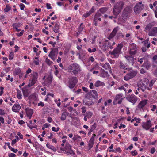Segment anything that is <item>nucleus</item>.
I'll list each match as a JSON object with an SVG mask.
<instances>
[{
    "label": "nucleus",
    "mask_w": 157,
    "mask_h": 157,
    "mask_svg": "<svg viewBox=\"0 0 157 157\" xmlns=\"http://www.w3.org/2000/svg\"><path fill=\"white\" fill-rule=\"evenodd\" d=\"M51 129L52 131L55 132H57L59 131L60 128L59 127H57L56 128L55 127H52Z\"/></svg>",
    "instance_id": "obj_52"
},
{
    "label": "nucleus",
    "mask_w": 157,
    "mask_h": 157,
    "mask_svg": "<svg viewBox=\"0 0 157 157\" xmlns=\"http://www.w3.org/2000/svg\"><path fill=\"white\" fill-rule=\"evenodd\" d=\"M142 3L141 2H139L135 6L134 10L136 14L139 13L142 10L143 6L142 5Z\"/></svg>",
    "instance_id": "obj_16"
},
{
    "label": "nucleus",
    "mask_w": 157,
    "mask_h": 157,
    "mask_svg": "<svg viewBox=\"0 0 157 157\" xmlns=\"http://www.w3.org/2000/svg\"><path fill=\"white\" fill-rule=\"evenodd\" d=\"M157 41V39L155 38H154L153 39V41H152V43L154 44H156V42Z\"/></svg>",
    "instance_id": "obj_63"
},
{
    "label": "nucleus",
    "mask_w": 157,
    "mask_h": 157,
    "mask_svg": "<svg viewBox=\"0 0 157 157\" xmlns=\"http://www.w3.org/2000/svg\"><path fill=\"white\" fill-rule=\"evenodd\" d=\"M123 94H120L117 95L115 98L114 101H117V103L118 104H120L122 102L123 99Z\"/></svg>",
    "instance_id": "obj_18"
},
{
    "label": "nucleus",
    "mask_w": 157,
    "mask_h": 157,
    "mask_svg": "<svg viewBox=\"0 0 157 157\" xmlns=\"http://www.w3.org/2000/svg\"><path fill=\"white\" fill-rule=\"evenodd\" d=\"M52 77L50 75H47L44 77L43 79L44 81V85H48L51 83L52 80Z\"/></svg>",
    "instance_id": "obj_12"
},
{
    "label": "nucleus",
    "mask_w": 157,
    "mask_h": 157,
    "mask_svg": "<svg viewBox=\"0 0 157 157\" xmlns=\"http://www.w3.org/2000/svg\"><path fill=\"white\" fill-rule=\"evenodd\" d=\"M125 127L126 125L125 124H123L122 123H121L120 124L119 128L120 129H121L122 128H125Z\"/></svg>",
    "instance_id": "obj_59"
},
{
    "label": "nucleus",
    "mask_w": 157,
    "mask_h": 157,
    "mask_svg": "<svg viewBox=\"0 0 157 157\" xmlns=\"http://www.w3.org/2000/svg\"><path fill=\"white\" fill-rule=\"evenodd\" d=\"M46 7L48 9H50L52 8L51 4L49 3H47L46 4Z\"/></svg>",
    "instance_id": "obj_60"
},
{
    "label": "nucleus",
    "mask_w": 157,
    "mask_h": 157,
    "mask_svg": "<svg viewBox=\"0 0 157 157\" xmlns=\"http://www.w3.org/2000/svg\"><path fill=\"white\" fill-rule=\"evenodd\" d=\"M120 67L121 68L123 69L124 70L127 69L125 65L123 64L122 62L121 61L120 63Z\"/></svg>",
    "instance_id": "obj_42"
},
{
    "label": "nucleus",
    "mask_w": 157,
    "mask_h": 157,
    "mask_svg": "<svg viewBox=\"0 0 157 157\" xmlns=\"http://www.w3.org/2000/svg\"><path fill=\"white\" fill-rule=\"evenodd\" d=\"M107 10L108 9L107 7H102L97 12H99L102 14L104 13L107 11Z\"/></svg>",
    "instance_id": "obj_30"
},
{
    "label": "nucleus",
    "mask_w": 157,
    "mask_h": 157,
    "mask_svg": "<svg viewBox=\"0 0 157 157\" xmlns=\"http://www.w3.org/2000/svg\"><path fill=\"white\" fill-rule=\"evenodd\" d=\"M55 102L57 104V105L58 107H60L61 105V103L60 101H58L57 99H55L54 100Z\"/></svg>",
    "instance_id": "obj_58"
},
{
    "label": "nucleus",
    "mask_w": 157,
    "mask_h": 157,
    "mask_svg": "<svg viewBox=\"0 0 157 157\" xmlns=\"http://www.w3.org/2000/svg\"><path fill=\"white\" fill-rule=\"evenodd\" d=\"M24 32V30H22L21 32L19 33H16V35L18 37H20L22 36Z\"/></svg>",
    "instance_id": "obj_47"
},
{
    "label": "nucleus",
    "mask_w": 157,
    "mask_h": 157,
    "mask_svg": "<svg viewBox=\"0 0 157 157\" xmlns=\"http://www.w3.org/2000/svg\"><path fill=\"white\" fill-rule=\"evenodd\" d=\"M101 16V14L99 13V12H97L95 14V16L94 17V20L97 21H101V19L100 17Z\"/></svg>",
    "instance_id": "obj_28"
},
{
    "label": "nucleus",
    "mask_w": 157,
    "mask_h": 157,
    "mask_svg": "<svg viewBox=\"0 0 157 157\" xmlns=\"http://www.w3.org/2000/svg\"><path fill=\"white\" fill-rule=\"evenodd\" d=\"M25 111L27 117L30 119L32 117L33 113V110L29 108H27L25 109Z\"/></svg>",
    "instance_id": "obj_21"
},
{
    "label": "nucleus",
    "mask_w": 157,
    "mask_h": 157,
    "mask_svg": "<svg viewBox=\"0 0 157 157\" xmlns=\"http://www.w3.org/2000/svg\"><path fill=\"white\" fill-rule=\"evenodd\" d=\"M84 26L83 23H82L81 24L80 26H79L78 29V31L80 33L82 32Z\"/></svg>",
    "instance_id": "obj_44"
},
{
    "label": "nucleus",
    "mask_w": 157,
    "mask_h": 157,
    "mask_svg": "<svg viewBox=\"0 0 157 157\" xmlns=\"http://www.w3.org/2000/svg\"><path fill=\"white\" fill-rule=\"evenodd\" d=\"M147 100L144 99L140 101L137 106V108L140 111H144V108L147 104Z\"/></svg>",
    "instance_id": "obj_15"
},
{
    "label": "nucleus",
    "mask_w": 157,
    "mask_h": 157,
    "mask_svg": "<svg viewBox=\"0 0 157 157\" xmlns=\"http://www.w3.org/2000/svg\"><path fill=\"white\" fill-rule=\"evenodd\" d=\"M123 47V44L121 43H120L112 52H109L111 56L113 58H117Z\"/></svg>",
    "instance_id": "obj_6"
},
{
    "label": "nucleus",
    "mask_w": 157,
    "mask_h": 157,
    "mask_svg": "<svg viewBox=\"0 0 157 157\" xmlns=\"http://www.w3.org/2000/svg\"><path fill=\"white\" fill-rule=\"evenodd\" d=\"M33 146L35 147V148L36 149V150H37L38 149L40 145L38 143H33Z\"/></svg>",
    "instance_id": "obj_49"
},
{
    "label": "nucleus",
    "mask_w": 157,
    "mask_h": 157,
    "mask_svg": "<svg viewBox=\"0 0 157 157\" xmlns=\"http://www.w3.org/2000/svg\"><path fill=\"white\" fill-rule=\"evenodd\" d=\"M41 90L42 91H44V92L41 93V94L43 95H45L46 94V89L44 87L42 88H41Z\"/></svg>",
    "instance_id": "obj_51"
},
{
    "label": "nucleus",
    "mask_w": 157,
    "mask_h": 157,
    "mask_svg": "<svg viewBox=\"0 0 157 157\" xmlns=\"http://www.w3.org/2000/svg\"><path fill=\"white\" fill-rule=\"evenodd\" d=\"M131 153L133 156H135L137 154V153L136 151L134 150V151H132L131 152Z\"/></svg>",
    "instance_id": "obj_62"
},
{
    "label": "nucleus",
    "mask_w": 157,
    "mask_h": 157,
    "mask_svg": "<svg viewBox=\"0 0 157 157\" xmlns=\"http://www.w3.org/2000/svg\"><path fill=\"white\" fill-rule=\"evenodd\" d=\"M93 144H94V142H93L89 141V142L88 143V146H89V149H90L93 146Z\"/></svg>",
    "instance_id": "obj_50"
},
{
    "label": "nucleus",
    "mask_w": 157,
    "mask_h": 157,
    "mask_svg": "<svg viewBox=\"0 0 157 157\" xmlns=\"http://www.w3.org/2000/svg\"><path fill=\"white\" fill-rule=\"evenodd\" d=\"M59 25L56 24L54 28V31L55 33H57L59 32Z\"/></svg>",
    "instance_id": "obj_38"
},
{
    "label": "nucleus",
    "mask_w": 157,
    "mask_h": 157,
    "mask_svg": "<svg viewBox=\"0 0 157 157\" xmlns=\"http://www.w3.org/2000/svg\"><path fill=\"white\" fill-rule=\"evenodd\" d=\"M17 98L19 99H22V95L21 91L18 90H17Z\"/></svg>",
    "instance_id": "obj_36"
},
{
    "label": "nucleus",
    "mask_w": 157,
    "mask_h": 157,
    "mask_svg": "<svg viewBox=\"0 0 157 157\" xmlns=\"http://www.w3.org/2000/svg\"><path fill=\"white\" fill-rule=\"evenodd\" d=\"M14 57V53L13 52H11L10 53L9 56V60L13 59Z\"/></svg>",
    "instance_id": "obj_41"
},
{
    "label": "nucleus",
    "mask_w": 157,
    "mask_h": 157,
    "mask_svg": "<svg viewBox=\"0 0 157 157\" xmlns=\"http://www.w3.org/2000/svg\"><path fill=\"white\" fill-rule=\"evenodd\" d=\"M155 81L151 80L149 82L148 79L144 78L142 80L139 81L137 83L138 88L137 89L138 90L141 89L142 91H144L146 88L148 90H150L151 89V87Z\"/></svg>",
    "instance_id": "obj_1"
},
{
    "label": "nucleus",
    "mask_w": 157,
    "mask_h": 157,
    "mask_svg": "<svg viewBox=\"0 0 157 157\" xmlns=\"http://www.w3.org/2000/svg\"><path fill=\"white\" fill-rule=\"evenodd\" d=\"M105 84L99 80H98L95 82L94 86L96 87H99L102 86H104Z\"/></svg>",
    "instance_id": "obj_31"
},
{
    "label": "nucleus",
    "mask_w": 157,
    "mask_h": 157,
    "mask_svg": "<svg viewBox=\"0 0 157 157\" xmlns=\"http://www.w3.org/2000/svg\"><path fill=\"white\" fill-rule=\"evenodd\" d=\"M150 107L151 108V110L152 111H154L156 108V106L155 105H153L151 106Z\"/></svg>",
    "instance_id": "obj_55"
},
{
    "label": "nucleus",
    "mask_w": 157,
    "mask_h": 157,
    "mask_svg": "<svg viewBox=\"0 0 157 157\" xmlns=\"http://www.w3.org/2000/svg\"><path fill=\"white\" fill-rule=\"evenodd\" d=\"M46 145L48 148L54 151H56V149L53 146L50 144L48 143H47Z\"/></svg>",
    "instance_id": "obj_35"
},
{
    "label": "nucleus",
    "mask_w": 157,
    "mask_h": 157,
    "mask_svg": "<svg viewBox=\"0 0 157 157\" xmlns=\"http://www.w3.org/2000/svg\"><path fill=\"white\" fill-rule=\"evenodd\" d=\"M19 6L21 10H23L24 9L25 6L24 4L21 3L20 4Z\"/></svg>",
    "instance_id": "obj_57"
},
{
    "label": "nucleus",
    "mask_w": 157,
    "mask_h": 157,
    "mask_svg": "<svg viewBox=\"0 0 157 157\" xmlns=\"http://www.w3.org/2000/svg\"><path fill=\"white\" fill-rule=\"evenodd\" d=\"M66 152L72 155H75V153L71 149L67 150Z\"/></svg>",
    "instance_id": "obj_39"
},
{
    "label": "nucleus",
    "mask_w": 157,
    "mask_h": 157,
    "mask_svg": "<svg viewBox=\"0 0 157 157\" xmlns=\"http://www.w3.org/2000/svg\"><path fill=\"white\" fill-rule=\"evenodd\" d=\"M33 62L36 65H38L39 64V60L38 57H35L33 59Z\"/></svg>",
    "instance_id": "obj_37"
},
{
    "label": "nucleus",
    "mask_w": 157,
    "mask_h": 157,
    "mask_svg": "<svg viewBox=\"0 0 157 157\" xmlns=\"http://www.w3.org/2000/svg\"><path fill=\"white\" fill-rule=\"evenodd\" d=\"M127 100L129 102L132 103L133 105L136 102L138 98L134 94L128 95L126 97Z\"/></svg>",
    "instance_id": "obj_13"
},
{
    "label": "nucleus",
    "mask_w": 157,
    "mask_h": 157,
    "mask_svg": "<svg viewBox=\"0 0 157 157\" xmlns=\"http://www.w3.org/2000/svg\"><path fill=\"white\" fill-rule=\"evenodd\" d=\"M9 157H16V155L13 153H10L8 154Z\"/></svg>",
    "instance_id": "obj_61"
},
{
    "label": "nucleus",
    "mask_w": 157,
    "mask_h": 157,
    "mask_svg": "<svg viewBox=\"0 0 157 157\" xmlns=\"http://www.w3.org/2000/svg\"><path fill=\"white\" fill-rule=\"evenodd\" d=\"M99 69V67L98 64L95 65L94 67L89 70L90 71L92 72L93 74L98 73V70Z\"/></svg>",
    "instance_id": "obj_22"
},
{
    "label": "nucleus",
    "mask_w": 157,
    "mask_h": 157,
    "mask_svg": "<svg viewBox=\"0 0 157 157\" xmlns=\"http://www.w3.org/2000/svg\"><path fill=\"white\" fill-rule=\"evenodd\" d=\"M118 29L119 28L118 27H117L114 29L109 36V39L112 38L115 36Z\"/></svg>",
    "instance_id": "obj_25"
},
{
    "label": "nucleus",
    "mask_w": 157,
    "mask_h": 157,
    "mask_svg": "<svg viewBox=\"0 0 157 157\" xmlns=\"http://www.w3.org/2000/svg\"><path fill=\"white\" fill-rule=\"evenodd\" d=\"M38 78V74L37 72H33L31 75L30 79L28 85L29 87H31L34 85L36 82Z\"/></svg>",
    "instance_id": "obj_7"
},
{
    "label": "nucleus",
    "mask_w": 157,
    "mask_h": 157,
    "mask_svg": "<svg viewBox=\"0 0 157 157\" xmlns=\"http://www.w3.org/2000/svg\"><path fill=\"white\" fill-rule=\"evenodd\" d=\"M68 72L72 73L74 75L79 73L82 71L80 65L76 63H74L70 65L68 67Z\"/></svg>",
    "instance_id": "obj_2"
},
{
    "label": "nucleus",
    "mask_w": 157,
    "mask_h": 157,
    "mask_svg": "<svg viewBox=\"0 0 157 157\" xmlns=\"http://www.w3.org/2000/svg\"><path fill=\"white\" fill-rule=\"evenodd\" d=\"M100 76L101 77L105 78L107 77L108 75V72L107 71H105L103 69L101 68L100 71Z\"/></svg>",
    "instance_id": "obj_24"
},
{
    "label": "nucleus",
    "mask_w": 157,
    "mask_h": 157,
    "mask_svg": "<svg viewBox=\"0 0 157 157\" xmlns=\"http://www.w3.org/2000/svg\"><path fill=\"white\" fill-rule=\"evenodd\" d=\"M93 115V113L91 112H89L87 113V115H86L87 118H90Z\"/></svg>",
    "instance_id": "obj_53"
},
{
    "label": "nucleus",
    "mask_w": 157,
    "mask_h": 157,
    "mask_svg": "<svg viewBox=\"0 0 157 157\" xmlns=\"http://www.w3.org/2000/svg\"><path fill=\"white\" fill-rule=\"evenodd\" d=\"M57 51L56 49H52L48 55V56L52 60L55 61L57 56Z\"/></svg>",
    "instance_id": "obj_14"
},
{
    "label": "nucleus",
    "mask_w": 157,
    "mask_h": 157,
    "mask_svg": "<svg viewBox=\"0 0 157 157\" xmlns=\"http://www.w3.org/2000/svg\"><path fill=\"white\" fill-rule=\"evenodd\" d=\"M134 121L136 122L137 123H140L141 121V120L139 118L134 117Z\"/></svg>",
    "instance_id": "obj_54"
},
{
    "label": "nucleus",
    "mask_w": 157,
    "mask_h": 157,
    "mask_svg": "<svg viewBox=\"0 0 157 157\" xmlns=\"http://www.w3.org/2000/svg\"><path fill=\"white\" fill-rule=\"evenodd\" d=\"M100 65L105 70H109L110 73H111V67L108 63H106L105 64L100 63Z\"/></svg>",
    "instance_id": "obj_19"
},
{
    "label": "nucleus",
    "mask_w": 157,
    "mask_h": 157,
    "mask_svg": "<svg viewBox=\"0 0 157 157\" xmlns=\"http://www.w3.org/2000/svg\"><path fill=\"white\" fill-rule=\"evenodd\" d=\"M125 57L128 63H131L132 65H133L134 63V60H135V58L132 56L128 55L125 56Z\"/></svg>",
    "instance_id": "obj_20"
},
{
    "label": "nucleus",
    "mask_w": 157,
    "mask_h": 157,
    "mask_svg": "<svg viewBox=\"0 0 157 157\" xmlns=\"http://www.w3.org/2000/svg\"><path fill=\"white\" fill-rule=\"evenodd\" d=\"M37 105L39 106H41V107H43L44 106V104L43 102L40 101V102L38 103Z\"/></svg>",
    "instance_id": "obj_64"
},
{
    "label": "nucleus",
    "mask_w": 157,
    "mask_h": 157,
    "mask_svg": "<svg viewBox=\"0 0 157 157\" xmlns=\"http://www.w3.org/2000/svg\"><path fill=\"white\" fill-rule=\"evenodd\" d=\"M10 7L8 5H7L6 6V7L4 9V11L6 12H7L10 11Z\"/></svg>",
    "instance_id": "obj_46"
},
{
    "label": "nucleus",
    "mask_w": 157,
    "mask_h": 157,
    "mask_svg": "<svg viewBox=\"0 0 157 157\" xmlns=\"http://www.w3.org/2000/svg\"><path fill=\"white\" fill-rule=\"evenodd\" d=\"M22 25V24L21 23H13L12 26L13 29H17L19 27H20Z\"/></svg>",
    "instance_id": "obj_34"
},
{
    "label": "nucleus",
    "mask_w": 157,
    "mask_h": 157,
    "mask_svg": "<svg viewBox=\"0 0 157 157\" xmlns=\"http://www.w3.org/2000/svg\"><path fill=\"white\" fill-rule=\"evenodd\" d=\"M79 53H78L77 55L79 56V58L82 60L86 54V52L85 51L81 50L80 51Z\"/></svg>",
    "instance_id": "obj_26"
},
{
    "label": "nucleus",
    "mask_w": 157,
    "mask_h": 157,
    "mask_svg": "<svg viewBox=\"0 0 157 157\" xmlns=\"http://www.w3.org/2000/svg\"><path fill=\"white\" fill-rule=\"evenodd\" d=\"M118 89L121 90H123L125 92L126 91V89L125 87H124V86H123L119 87L118 88Z\"/></svg>",
    "instance_id": "obj_56"
},
{
    "label": "nucleus",
    "mask_w": 157,
    "mask_h": 157,
    "mask_svg": "<svg viewBox=\"0 0 157 157\" xmlns=\"http://www.w3.org/2000/svg\"><path fill=\"white\" fill-rule=\"evenodd\" d=\"M95 10V7L94 6H93L89 11L86 12V13L83 14V17L85 18L87 17L91 14L94 13Z\"/></svg>",
    "instance_id": "obj_17"
},
{
    "label": "nucleus",
    "mask_w": 157,
    "mask_h": 157,
    "mask_svg": "<svg viewBox=\"0 0 157 157\" xmlns=\"http://www.w3.org/2000/svg\"><path fill=\"white\" fill-rule=\"evenodd\" d=\"M143 66L147 69H148L150 67V64L147 63H144Z\"/></svg>",
    "instance_id": "obj_48"
},
{
    "label": "nucleus",
    "mask_w": 157,
    "mask_h": 157,
    "mask_svg": "<svg viewBox=\"0 0 157 157\" xmlns=\"http://www.w3.org/2000/svg\"><path fill=\"white\" fill-rule=\"evenodd\" d=\"M152 25L151 23L148 24L146 26L144 31L147 32L149 31L148 35L150 36L157 35V27L152 28Z\"/></svg>",
    "instance_id": "obj_4"
},
{
    "label": "nucleus",
    "mask_w": 157,
    "mask_h": 157,
    "mask_svg": "<svg viewBox=\"0 0 157 157\" xmlns=\"http://www.w3.org/2000/svg\"><path fill=\"white\" fill-rule=\"evenodd\" d=\"M21 108V107L18 103H15L12 108V110L15 112H18Z\"/></svg>",
    "instance_id": "obj_23"
},
{
    "label": "nucleus",
    "mask_w": 157,
    "mask_h": 157,
    "mask_svg": "<svg viewBox=\"0 0 157 157\" xmlns=\"http://www.w3.org/2000/svg\"><path fill=\"white\" fill-rule=\"evenodd\" d=\"M137 73V71H136L131 70L124 76V79L126 81H128L134 77Z\"/></svg>",
    "instance_id": "obj_9"
},
{
    "label": "nucleus",
    "mask_w": 157,
    "mask_h": 157,
    "mask_svg": "<svg viewBox=\"0 0 157 157\" xmlns=\"http://www.w3.org/2000/svg\"><path fill=\"white\" fill-rule=\"evenodd\" d=\"M72 140L74 141H81L82 139L81 137L78 135H74L72 138Z\"/></svg>",
    "instance_id": "obj_29"
},
{
    "label": "nucleus",
    "mask_w": 157,
    "mask_h": 157,
    "mask_svg": "<svg viewBox=\"0 0 157 157\" xmlns=\"http://www.w3.org/2000/svg\"><path fill=\"white\" fill-rule=\"evenodd\" d=\"M124 5V2L122 1H119L116 3L113 10V14L117 16L120 12Z\"/></svg>",
    "instance_id": "obj_5"
},
{
    "label": "nucleus",
    "mask_w": 157,
    "mask_h": 157,
    "mask_svg": "<svg viewBox=\"0 0 157 157\" xmlns=\"http://www.w3.org/2000/svg\"><path fill=\"white\" fill-rule=\"evenodd\" d=\"M78 82V80L76 77H72L69 78L68 82V86L70 88H73Z\"/></svg>",
    "instance_id": "obj_8"
},
{
    "label": "nucleus",
    "mask_w": 157,
    "mask_h": 157,
    "mask_svg": "<svg viewBox=\"0 0 157 157\" xmlns=\"http://www.w3.org/2000/svg\"><path fill=\"white\" fill-rule=\"evenodd\" d=\"M152 126V123L150 120H148L145 122H143L141 124L142 128L146 130H149Z\"/></svg>",
    "instance_id": "obj_10"
},
{
    "label": "nucleus",
    "mask_w": 157,
    "mask_h": 157,
    "mask_svg": "<svg viewBox=\"0 0 157 157\" xmlns=\"http://www.w3.org/2000/svg\"><path fill=\"white\" fill-rule=\"evenodd\" d=\"M112 102V100L111 99H109L106 101L105 102L104 105L105 106H109Z\"/></svg>",
    "instance_id": "obj_43"
},
{
    "label": "nucleus",
    "mask_w": 157,
    "mask_h": 157,
    "mask_svg": "<svg viewBox=\"0 0 157 157\" xmlns=\"http://www.w3.org/2000/svg\"><path fill=\"white\" fill-rule=\"evenodd\" d=\"M129 12V8L128 7H126L124 10L123 13V15H125L126 16H128V13Z\"/></svg>",
    "instance_id": "obj_33"
},
{
    "label": "nucleus",
    "mask_w": 157,
    "mask_h": 157,
    "mask_svg": "<svg viewBox=\"0 0 157 157\" xmlns=\"http://www.w3.org/2000/svg\"><path fill=\"white\" fill-rule=\"evenodd\" d=\"M29 99L32 101H34L36 100V97L35 94H32L29 96Z\"/></svg>",
    "instance_id": "obj_32"
},
{
    "label": "nucleus",
    "mask_w": 157,
    "mask_h": 157,
    "mask_svg": "<svg viewBox=\"0 0 157 157\" xmlns=\"http://www.w3.org/2000/svg\"><path fill=\"white\" fill-rule=\"evenodd\" d=\"M21 72V70L19 67L15 68L14 70V73L17 75H18Z\"/></svg>",
    "instance_id": "obj_40"
},
{
    "label": "nucleus",
    "mask_w": 157,
    "mask_h": 157,
    "mask_svg": "<svg viewBox=\"0 0 157 157\" xmlns=\"http://www.w3.org/2000/svg\"><path fill=\"white\" fill-rule=\"evenodd\" d=\"M69 113L68 112L64 111L63 112L61 115L60 117V119L62 121L65 120L66 118V117L68 115Z\"/></svg>",
    "instance_id": "obj_27"
},
{
    "label": "nucleus",
    "mask_w": 157,
    "mask_h": 157,
    "mask_svg": "<svg viewBox=\"0 0 157 157\" xmlns=\"http://www.w3.org/2000/svg\"><path fill=\"white\" fill-rule=\"evenodd\" d=\"M112 41L105 39L102 40L99 42V47L103 50L105 51L109 48H112Z\"/></svg>",
    "instance_id": "obj_3"
},
{
    "label": "nucleus",
    "mask_w": 157,
    "mask_h": 157,
    "mask_svg": "<svg viewBox=\"0 0 157 157\" xmlns=\"http://www.w3.org/2000/svg\"><path fill=\"white\" fill-rule=\"evenodd\" d=\"M96 124L95 123L94 124L91 125V128L90 129V132H91L93 130H94L96 128Z\"/></svg>",
    "instance_id": "obj_45"
},
{
    "label": "nucleus",
    "mask_w": 157,
    "mask_h": 157,
    "mask_svg": "<svg viewBox=\"0 0 157 157\" xmlns=\"http://www.w3.org/2000/svg\"><path fill=\"white\" fill-rule=\"evenodd\" d=\"M129 54L131 55L135 54L137 52L136 45L134 43H132L130 44L129 46Z\"/></svg>",
    "instance_id": "obj_11"
}]
</instances>
